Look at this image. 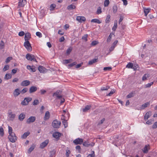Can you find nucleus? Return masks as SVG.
Returning a JSON list of instances; mask_svg holds the SVG:
<instances>
[{
    "label": "nucleus",
    "instance_id": "1",
    "mask_svg": "<svg viewBox=\"0 0 157 157\" xmlns=\"http://www.w3.org/2000/svg\"><path fill=\"white\" fill-rule=\"evenodd\" d=\"M8 138L10 142L14 143L17 140V138L15 133H12L9 135Z\"/></svg>",
    "mask_w": 157,
    "mask_h": 157
},
{
    "label": "nucleus",
    "instance_id": "2",
    "mask_svg": "<svg viewBox=\"0 0 157 157\" xmlns=\"http://www.w3.org/2000/svg\"><path fill=\"white\" fill-rule=\"evenodd\" d=\"M24 45L28 51L30 52L32 50V47L29 41H25Z\"/></svg>",
    "mask_w": 157,
    "mask_h": 157
},
{
    "label": "nucleus",
    "instance_id": "3",
    "mask_svg": "<svg viewBox=\"0 0 157 157\" xmlns=\"http://www.w3.org/2000/svg\"><path fill=\"white\" fill-rule=\"evenodd\" d=\"M61 124V122L59 121H58L56 120H54L52 124V126L55 128H59Z\"/></svg>",
    "mask_w": 157,
    "mask_h": 157
},
{
    "label": "nucleus",
    "instance_id": "4",
    "mask_svg": "<svg viewBox=\"0 0 157 157\" xmlns=\"http://www.w3.org/2000/svg\"><path fill=\"white\" fill-rule=\"evenodd\" d=\"M32 98L30 97L25 98L24 100L21 102V104L22 105H25L28 104L29 102L31 101Z\"/></svg>",
    "mask_w": 157,
    "mask_h": 157
},
{
    "label": "nucleus",
    "instance_id": "5",
    "mask_svg": "<svg viewBox=\"0 0 157 157\" xmlns=\"http://www.w3.org/2000/svg\"><path fill=\"white\" fill-rule=\"evenodd\" d=\"M26 58L28 60H33V61L37 62L34 56L32 54L27 53L26 55Z\"/></svg>",
    "mask_w": 157,
    "mask_h": 157
},
{
    "label": "nucleus",
    "instance_id": "6",
    "mask_svg": "<svg viewBox=\"0 0 157 157\" xmlns=\"http://www.w3.org/2000/svg\"><path fill=\"white\" fill-rule=\"evenodd\" d=\"M26 3V0H19L17 9L23 7Z\"/></svg>",
    "mask_w": 157,
    "mask_h": 157
},
{
    "label": "nucleus",
    "instance_id": "7",
    "mask_svg": "<svg viewBox=\"0 0 157 157\" xmlns=\"http://www.w3.org/2000/svg\"><path fill=\"white\" fill-rule=\"evenodd\" d=\"M83 142V140L79 138H78L73 141V143L76 145L82 144Z\"/></svg>",
    "mask_w": 157,
    "mask_h": 157
},
{
    "label": "nucleus",
    "instance_id": "8",
    "mask_svg": "<svg viewBox=\"0 0 157 157\" xmlns=\"http://www.w3.org/2000/svg\"><path fill=\"white\" fill-rule=\"evenodd\" d=\"M36 120V117L33 116H31L28 118L26 122L27 123L29 124L34 122Z\"/></svg>",
    "mask_w": 157,
    "mask_h": 157
},
{
    "label": "nucleus",
    "instance_id": "9",
    "mask_svg": "<svg viewBox=\"0 0 157 157\" xmlns=\"http://www.w3.org/2000/svg\"><path fill=\"white\" fill-rule=\"evenodd\" d=\"M76 20L80 23H82V21H86V18L84 16H77L76 17Z\"/></svg>",
    "mask_w": 157,
    "mask_h": 157
},
{
    "label": "nucleus",
    "instance_id": "10",
    "mask_svg": "<svg viewBox=\"0 0 157 157\" xmlns=\"http://www.w3.org/2000/svg\"><path fill=\"white\" fill-rule=\"evenodd\" d=\"M30 82L29 80H25L23 81L21 83V85L22 86H29L30 84Z\"/></svg>",
    "mask_w": 157,
    "mask_h": 157
},
{
    "label": "nucleus",
    "instance_id": "11",
    "mask_svg": "<svg viewBox=\"0 0 157 157\" xmlns=\"http://www.w3.org/2000/svg\"><path fill=\"white\" fill-rule=\"evenodd\" d=\"M50 113L48 111H47L46 112L44 116V119L45 121L48 120L50 117Z\"/></svg>",
    "mask_w": 157,
    "mask_h": 157
},
{
    "label": "nucleus",
    "instance_id": "12",
    "mask_svg": "<svg viewBox=\"0 0 157 157\" xmlns=\"http://www.w3.org/2000/svg\"><path fill=\"white\" fill-rule=\"evenodd\" d=\"M83 145L86 147H89L90 146L93 147L94 145V143H89L85 141L83 143Z\"/></svg>",
    "mask_w": 157,
    "mask_h": 157
},
{
    "label": "nucleus",
    "instance_id": "13",
    "mask_svg": "<svg viewBox=\"0 0 157 157\" xmlns=\"http://www.w3.org/2000/svg\"><path fill=\"white\" fill-rule=\"evenodd\" d=\"M49 141L48 140H46L44 142H42L40 145V147L42 148H44L47 146L48 143Z\"/></svg>",
    "mask_w": 157,
    "mask_h": 157
},
{
    "label": "nucleus",
    "instance_id": "14",
    "mask_svg": "<svg viewBox=\"0 0 157 157\" xmlns=\"http://www.w3.org/2000/svg\"><path fill=\"white\" fill-rule=\"evenodd\" d=\"M31 38V35L28 32L25 34V41H29Z\"/></svg>",
    "mask_w": 157,
    "mask_h": 157
},
{
    "label": "nucleus",
    "instance_id": "15",
    "mask_svg": "<svg viewBox=\"0 0 157 157\" xmlns=\"http://www.w3.org/2000/svg\"><path fill=\"white\" fill-rule=\"evenodd\" d=\"M151 111H149L147 112L145 114L144 117V119L146 121L147 120L148 118L151 116Z\"/></svg>",
    "mask_w": 157,
    "mask_h": 157
},
{
    "label": "nucleus",
    "instance_id": "16",
    "mask_svg": "<svg viewBox=\"0 0 157 157\" xmlns=\"http://www.w3.org/2000/svg\"><path fill=\"white\" fill-rule=\"evenodd\" d=\"M47 71L44 67L40 65V73H44L47 72Z\"/></svg>",
    "mask_w": 157,
    "mask_h": 157
},
{
    "label": "nucleus",
    "instance_id": "17",
    "mask_svg": "<svg viewBox=\"0 0 157 157\" xmlns=\"http://www.w3.org/2000/svg\"><path fill=\"white\" fill-rule=\"evenodd\" d=\"M61 136V133L58 132H55L53 134V137L56 139H59Z\"/></svg>",
    "mask_w": 157,
    "mask_h": 157
},
{
    "label": "nucleus",
    "instance_id": "18",
    "mask_svg": "<svg viewBox=\"0 0 157 157\" xmlns=\"http://www.w3.org/2000/svg\"><path fill=\"white\" fill-rule=\"evenodd\" d=\"M15 116V115L14 114H13L12 112L9 113V117L10 120L12 121H13L14 118Z\"/></svg>",
    "mask_w": 157,
    "mask_h": 157
},
{
    "label": "nucleus",
    "instance_id": "19",
    "mask_svg": "<svg viewBox=\"0 0 157 157\" xmlns=\"http://www.w3.org/2000/svg\"><path fill=\"white\" fill-rule=\"evenodd\" d=\"M20 94L19 90L18 88H17L14 90L13 94L15 97H17Z\"/></svg>",
    "mask_w": 157,
    "mask_h": 157
},
{
    "label": "nucleus",
    "instance_id": "20",
    "mask_svg": "<svg viewBox=\"0 0 157 157\" xmlns=\"http://www.w3.org/2000/svg\"><path fill=\"white\" fill-rule=\"evenodd\" d=\"M149 145H146L144 147L143 151L144 153H147L148 152V151L150 149Z\"/></svg>",
    "mask_w": 157,
    "mask_h": 157
},
{
    "label": "nucleus",
    "instance_id": "21",
    "mask_svg": "<svg viewBox=\"0 0 157 157\" xmlns=\"http://www.w3.org/2000/svg\"><path fill=\"white\" fill-rule=\"evenodd\" d=\"M98 61V59L97 58L96 59H94L89 61L88 62V64L90 65H92L93 63L97 62Z\"/></svg>",
    "mask_w": 157,
    "mask_h": 157
},
{
    "label": "nucleus",
    "instance_id": "22",
    "mask_svg": "<svg viewBox=\"0 0 157 157\" xmlns=\"http://www.w3.org/2000/svg\"><path fill=\"white\" fill-rule=\"evenodd\" d=\"M37 90V88L34 86H31L29 89V92L30 93H32L35 92Z\"/></svg>",
    "mask_w": 157,
    "mask_h": 157
},
{
    "label": "nucleus",
    "instance_id": "23",
    "mask_svg": "<svg viewBox=\"0 0 157 157\" xmlns=\"http://www.w3.org/2000/svg\"><path fill=\"white\" fill-rule=\"evenodd\" d=\"M25 114L24 113H21L20 114L18 117V119L20 121H22L25 118Z\"/></svg>",
    "mask_w": 157,
    "mask_h": 157
},
{
    "label": "nucleus",
    "instance_id": "24",
    "mask_svg": "<svg viewBox=\"0 0 157 157\" xmlns=\"http://www.w3.org/2000/svg\"><path fill=\"white\" fill-rule=\"evenodd\" d=\"M76 6L73 4H71L69 5L67 7V9L68 10H71L75 9Z\"/></svg>",
    "mask_w": 157,
    "mask_h": 157
},
{
    "label": "nucleus",
    "instance_id": "25",
    "mask_svg": "<svg viewBox=\"0 0 157 157\" xmlns=\"http://www.w3.org/2000/svg\"><path fill=\"white\" fill-rule=\"evenodd\" d=\"M135 94V91H133V92L130 93L127 96V97L128 98H129L132 97L134 96Z\"/></svg>",
    "mask_w": 157,
    "mask_h": 157
},
{
    "label": "nucleus",
    "instance_id": "26",
    "mask_svg": "<svg viewBox=\"0 0 157 157\" xmlns=\"http://www.w3.org/2000/svg\"><path fill=\"white\" fill-rule=\"evenodd\" d=\"M91 22H94L98 24H100L101 22L99 19L96 18L92 19L91 21Z\"/></svg>",
    "mask_w": 157,
    "mask_h": 157
},
{
    "label": "nucleus",
    "instance_id": "27",
    "mask_svg": "<svg viewBox=\"0 0 157 157\" xmlns=\"http://www.w3.org/2000/svg\"><path fill=\"white\" fill-rule=\"evenodd\" d=\"M29 134L30 133L29 132H25L21 136V138L23 139H25L29 135Z\"/></svg>",
    "mask_w": 157,
    "mask_h": 157
},
{
    "label": "nucleus",
    "instance_id": "28",
    "mask_svg": "<svg viewBox=\"0 0 157 157\" xmlns=\"http://www.w3.org/2000/svg\"><path fill=\"white\" fill-rule=\"evenodd\" d=\"M35 146V145L34 144H33L31 147L29 148L28 151V152L29 153H31L34 149Z\"/></svg>",
    "mask_w": 157,
    "mask_h": 157
},
{
    "label": "nucleus",
    "instance_id": "29",
    "mask_svg": "<svg viewBox=\"0 0 157 157\" xmlns=\"http://www.w3.org/2000/svg\"><path fill=\"white\" fill-rule=\"evenodd\" d=\"M149 77V75L148 74H145L142 77V80L143 81H145L147 80V78Z\"/></svg>",
    "mask_w": 157,
    "mask_h": 157
},
{
    "label": "nucleus",
    "instance_id": "30",
    "mask_svg": "<svg viewBox=\"0 0 157 157\" xmlns=\"http://www.w3.org/2000/svg\"><path fill=\"white\" fill-rule=\"evenodd\" d=\"M133 66V64L131 63H129L126 65V68H132V69Z\"/></svg>",
    "mask_w": 157,
    "mask_h": 157
},
{
    "label": "nucleus",
    "instance_id": "31",
    "mask_svg": "<svg viewBox=\"0 0 157 157\" xmlns=\"http://www.w3.org/2000/svg\"><path fill=\"white\" fill-rule=\"evenodd\" d=\"M91 106L88 105H86L85 107L83 109L82 111L83 112H86L90 108Z\"/></svg>",
    "mask_w": 157,
    "mask_h": 157
},
{
    "label": "nucleus",
    "instance_id": "32",
    "mask_svg": "<svg viewBox=\"0 0 157 157\" xmlns=\"http://www.w3.org/2000/svg\"><path fill=\"white\" fill-rule=\"evenodd\" d=\"M12 75L10 74H6L5 77L4 79H5L8 80L11 78Z\"/></svg>",
    "mask_w": 157,
    "mask_h": 157
},
{
    "label": "nucleus",
    "instance_id": "33",
    "mask_svg": "<svg viewBox=\"0 0 157 157\" xmlns=\"http://www.w3.org/2000/svg\"><path fill=\"white\" fill-rule=\"evenodd\" d=\"M149 104L148 102H146L144 103V104L142 105L141 107H140L141 109H144L145 108L147 107L148 105Z\"/></svg>",
    "mask_w": 157,
    "mask_h": 157
},
{
    "label": "nucleus",
    "instance_id": "34",
    "mask_svg": "<svg viewBox=\"0 0 157 157\" xmlns=\"http://www.w3.org/2000/svg\"><path fill=\"white\" fill-rule=\"evenodd\" d=\"M150 9H144V12L145 14V16H147L148 13L150 12Z\"/></svg>",
    "mask_w": 157,
    "mask_h": 157
},
{
    "label": "nucleus",
    "instance_id": "35",
    "mask_svg": "<svg viewBox=\"0 0 157 157\" xmlns=\"http://www.w3.org/2000/svg\"><path fill=\"white\" fill-rule=\"evenodd\" d=\"M8 133L9 135L11 134L12 133H14L13 132L12 128L9 126H8Z\"/></svg>",
    "mask_w": 157,
    "mask_h": 157
},
{
    "label": "nucleus",
    "instance_id": "36",
    "mask_svg": "<svg viewBox=\"0 0 157 157\" xmlns=\"http://www.w3.org/2000/svg\"><path fill=\"white\" fill-rule=\"evenodd\" d=\"M113 12L114 13H115L117 11V6L116 5H114L113 6Z\"/></svg>",
    "mask_w": 157,
    "mask_h": 157
},
{
    "label": "nucleus",
    "instance_id": "37",
    "mask_svg": "<svg viewBox=\"0 0 157 157\" xmlns=\"http://www.w3.org/2000/svg\"><path fill=\"white\" fill-rule=\"evenodd\" d=\"M110 15H107L105 20L106 23H109L110 22Z\"/></svg>",
    "mask_w": 157,
    "mask_h": 157
},
{
    "label": "nucleus",
    "instance_id": "38",
    "mask_svg": "<svg viewBox=\"0 0 157 157\" xmlns=\"http://www.w3.org/2000/svg\"><path fill=\"white\" fill-rule=\"evenodd\" d=\"M9 68L10 66L8 65H5L3 69V71L4 72L6 71L7 70H9Z\"/></svg>",
    "mask_w": 157,
    "mask_h": 157
},
{
    "label": "nucleus",
    "instance_id": "39",
    "mask_svg": "<svg viewBox=\"0 0 157 157\" xmlns=\"http://www.w3.org/2000/svg\"><path fill=\"white\" fill-rule=\"evenodd\" d=\"M72 49L71 47H70L68 48L66 51V53L67 54L69 55L72 51Z\"/></svg>",
    "mask_w": 157,
    "mask_h": 157
},
{
    "label": "nucleus",
    "instance_id": "40",
    "mask_svg": "<svg viewBox=\"0 0 157 157\" xmlns=\"http://www.w3.org/2000/svg\"><path fill=\"white\" fill-rule=\"evenodd\" d=\"M63 125H64V127L66 128L67 127V120H64L62 121Z\"/></svg>",
    "mask_w": 157,
    "mask_h": 157
},
{
    "label": "nucleus",
    "instance_id": "41",
    "mask_svg": "<svg viewBox=\"0 0 157 157\" xmlns=\"http://www.w3.org/2000/svg\"><path fill=\"white\" fill-rule=\"evenodd\" d=\"M56 5L55 4H52L50 6V10H53L56 7Z\"/></svg>",
    "mask_w": 157,
    "mask_h": 157
},
{
    "label": "nucleus",
    "instance_id": "42",
    "mask_svg": "<svg viewBox=\"0 0 157 157\" xmlns=\"http://www.w3.org/2000/svg\"><path fill=\"white\" fill-rule=\"evenodd\" d=\"M110 87L109 86H107L106 87L102 86L101 88V90L102 91H104L105 90H107Z\"/></svg>",
    "mask_w": 157,
    "mask_h": 157
},
{
    "label": "nucleus",
    "instance_id": "43",
    "mask_svg": "<svg viewBox=\"0 0 157 157\" xmlns=\"http://www.w3.org/2000/svg\"><path fill=\"white\" fill-rule=\"evenodd\" d=\"M4 130L2 127H0V135L1 136H3L4 135Z\"/></svg>",
    "mask_w": 157,
    "mask_h": 157
},
{
    "label": "nucleus",
    "instance_id": "44",
    "mask_svg": "<svg viewBox=\"0 0 157 157\" xmlns=\"http://www.w3.org/2000/svg\"><path fill=\"white\" fill-rule=\"evenodd\" d=\"M4 45L5 44L4 42L2 40L0 43V49H3L4 48Z\"/></svg>",
    "mask_w": 157,
    "mask_h": 157
},
{
    "label": "nucleus",
    "instance_id": "45",
    "mask_svg": "<svg viewBox=\"0 0 157 157\" xmlns=\"http://www.w3.org/2000/svg\"><path fill=\"white\" fill-rule=\"evenodd\" d=\"M88 37V35L87 34H85L82 37V39L84 40L85 41H87V38Z\"/></svg>",
    "mask_w": 157,
    "mask_h": 157
},
{
    "label": "nucleus",
    "instance_id": "46",
    "mask_svg": "<svg viewBox=\"0 0 157 157\" xmlns=\"http://www.w3.org/2000/svg\"><path fill=\"white\" fill-rule=\"evenodd\" d=\"M109 3V0H105L104 2V5L105 7L107 6Z\"/></svg>",
    "mask_w": 157,
    "mask_h": 157
},
{
    "label": "nucleus",
    "instance_id": "47",
    "mask_svg": "<svg viewBox=\"0 0 157 157\" xmlns=\"http://www.w3.org/2000/svg\"><path fill=\"white\" fill-rule=\"evenodd\" d=\"M154 83L153 82H151L150 83H148L145 85V88H149Z\"/></svg>",
    "mask_w": 157,
    "mask_h": 157
},
{
    "label": "nucleus",
    "instance_id": "48",
    "mask_svg": "<svg viewBox=\"0 0 157 157\" xmlns=\"http://www.w3.org/2000/svg\"><path fill=\"white\" fill-rule=\"evenodd\" d=\"M101 13V8L100 7H99L97 10V13L98 14H100Z\"/></svg>",
    "mask_w": 157,
    "mask_h": 157
},
{
    "label": "nucleus",
    "instance_id": "49",
    "mask_svg": "<svg viewBox=\"0 0 157 157\" xmlns=\"http://www.w3.org/2000/svg\"><path fill=\"white\" fill-rule=\"evenodd\" d=\"M112 34H111V33H110L109 36L108 37V38L107 39V42H109L110 41L111 38L112 36Z\"/></svg>",
    "mask_w": 157,
    "mask_h": 157
},
{
    "label": "nucleus",
    "instance_id": "50",
    "mask_svg": "<svg viewBox=\"0 0 157 157\" xmlns=\"http://www.w3.org/2000/svg\"><path fill=\"white\" fill-rule=\"evenodd\" d=\"M12 59V58L11 57H9L7 58L6 59L5 62L7 63H9L10 61Z\"/></svg>",
    "mask_w": 157,
    "mask_h": 157
},
{
    "label": "nucleus",
    "instance_id": "51",
    "mask_svg": "<svg viewBox=\"0 0 157 157\" xmlns=\"http://www.w3.org/2000/svg\"><path fill=\"white\" fill-rule=\"evenodd\" d=\"M112 69L111 67H106L104 68L103 70L105 71H109Z\"/></svg>",
    "mask_w": 157,
    "mask_h": 157
},
{
    "label": "nucleus",
    "instance_id": "52",
    "mask_svg": "<svg viewBox=\"0 0 157 157\" xmlns=\"http://www.w3.org/2000/svg\"><path fill=\"white\" fill-rule=\"evenodd\" d=\"M40 13L42 15L41 16L42 17L45 15V11L44 10H42L40 11Z\"/></svg>",
    "mask_w": 157,
    "mask_h": 157
},
{
    "label": "nucleus",
    "instance_id": "53",
    "mask_svg": "<svg viewBox=\"0 0 157 157\" xmlns=\"http://www.w3.org/2000/svg\"><path fill=\"white\" fill-rule=\"evenodd\" d=\"M28 89L27 88H25L23 89L21 91V92L22 94H24L26 93L28 91Z\"/></svg>",
    "mask_w": 157,
    "mask_h": 157
},
{
    "label": "nucleus",
    "instance_id": "54",
    "mask_svg": "<svg viewBox=\"0 0 157 157\" xmlns=\"http://www.w3.org/2000/svg\"><path fill=\"white\" fill-rule=\"evenodd\" d=\"M124 17L123 16L120 15V19L119 21V24H120L121 22L124 19Z\"/></svg>",
    "mask_w": 157,
    "mask_h": 157
},
{
    "label": "nucleus",
    "instance_id": "55",
    "mask_svg": "<svg viewBox=\"0 0 157 157\" xmlns=\"http://www.w3.org/2000/svg\"><path fill=\"white\" fill-rule=\"evenodd\" d=\"M98 43V42L97 41H93L91 42V46H95Z\"/></svg>",
    "mask_w": 157,
    "mask_h": 157
},
{
    "label": "nucleus",
    "instance_id": "56",
    "mask_svg": "<svg viewBox=\"0 0 157 157\" xmlns=\"http://www.w3.org/2000/svg\"><path fill=\"white\" fill-rule=\"evenodd\" d=\"M92 153L91 154H89L87 156V157H95L94 152V151H92Z\"/></svg>",
    "mask_w": 157,
    "mask_h": 157
},
{
    "label": "nucleus",
    "instance_id": "57",
    "mask_svg": "<svg viewBox=\"0 0 157 157\" xmlns=\"http://www.w3.org/2000/svg\"><path fill=\"white\" fill-rule=\"evenodd\" d=\"M59 92L60 91H57L56 92L54 93L53 95V96H56V97H57L59 95Z\"/></svg>",
    "mask_w": 157,
    "mask_h": 157
},
{
    "label": "nucleus",
    "instance_id": "58",
    "mask_svg": "<svg viewBox=\"0 0 157 157\" xmlns=\"http://www.w3.org/2000/svg\"><path fill=\"white\" fill-rule=\"evenodd\" d=\"M77 64L76 62H74L71 63H70L68 65V66L70 67H72L74 65H75Z\"/></svg>",
    "mask_w": 157,
    "mask_h": 157
},
{
    "label": "nucleus",
    "instance_id": "59",
    "mask_svg": "<svg viewBox=\"0 0 157 157\" xmlns=\"http://www.w3.org/2000/svg\"><path fill=\"white\" fill-rule=\"evenodd\" d=\"M157 128V121L155 122L152 126V128L155 129Z\"/></svg>",
    "mask_w": 157,
    "mask_h": 157
},
{
    "label": "nucleus",
    "instance_id": "60",
    "mask_svg": "<svg viewBox=\"0 0 157 157\" xmlns=\"http://www.w3.org/2000/svg\"><path fill=\"white\" fill-rule=\"evenodd\" d=\"M39 103V101L38 100H35L33 102V105H36L38 104Z\"/></svg>",
    "mask_w": 157,
    "mask_h": 157
},
{
    "label": "nucleus",
    "instance_id": "61",
    "mask_svg": "<svg viewBox=\"0 0 157 157\" xmlns=\"http://www.w3.org/2000/svg\"><path fill=\"white\" fill-rule=\"evenodd\" d=\"M25 34V33L24 32L22 31L19 33L18 35L19 36H23Z\"/></svg>",
    "mask_w": 157,
    "mask_h": 157
},
{
    "label": "nucleus",
    "instance_id": "62",
    "mask_svg": "<svg viewBox=\"0 0 157 157\" xmlns=\"http://www.w3.org/2000/svg\"><path fill=\"white\" fill-rule=\"evenodd\" d=\"M50 156H53L56 153V151L53 150L50 152Z\"/></svg>",
    "mask_w": 157,
    "mask_h": 157
},
{
    "label": "nucleus",
    "instance_id": "63",
    "mask_svg": "<svg viewBox=\"0 0 157 157\" xmlns=\"http://www.w3.org/2000/svg\"><path fill=\"white\" fill-rule=\"evenodd\" d=\"M66 156L67 157H68L69 155V154L70 153V151L69 150H67L66 151Z\"/></svg>",
    "mask_w": 157,
    "mask_h": 157
},
{
    "label": "nucleus",
    "instance_id": "64",
    "mask_svg": "<svg viewBox=\"0 0 157 157\" xmlns=\"http://www.w3.org/2000/svg\"><path fill=\"white\" fill-rule=\"evenodd\" d=\"M115 90H111L110 92L107 95V96H111L115 92Z\"/></svg>",
    "mask_w": 157,
    "mask_h": 157
}]
</instances>
